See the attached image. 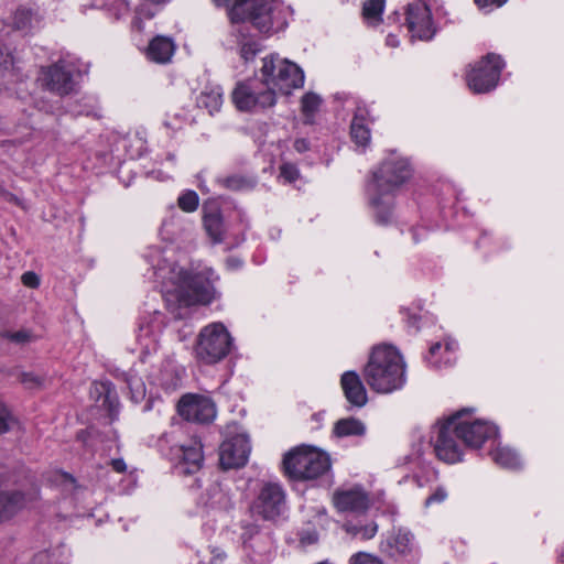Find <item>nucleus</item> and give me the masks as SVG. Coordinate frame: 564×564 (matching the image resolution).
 <instances>
[{
	"mask_svg": "<svg viewBox=\"0 0 564 564\" xmlns=\"http://www.w3.org/2000/svg\"><path fill=\"white\" fill-rule=\"evenodd\" d=\"M412 176L409 161L395 153L386 158L371 173L367 184L369 205L376 221L389 224L393 218L395 192Z\"/></svg>",
	"mask_w": 564,
	"mask_h": 564,
	"instance_id": "f257e3e1",
	"label": "nucleus"
},
{
	"mask_svg": "<svg viewBox=\"0 0 564 564\" xmlns=\"http://www.w3.org/2000/svg\"><path fill=\"white\" fill-rule=\"evenodd\" d=\"M169 278L163 281L162 294L167 308L175 317H182L177 308L189 307L196 304H208L215 296L213 285V270L188 274L183 268L173 267L170 269Z\"/></svg>",
	"mask_w": 564,
	"mask_h": 564,
	"instance_id": "f03ea898",
	"label": "nucleus"
},
{
	"mask_svg": "<svg viewBox=\"0 0 564 564\" xmlns=\"http://www.w3.org/2000/svg\"><path fill=\"white\" fill-rule=\"evenodd\" d=\"M364 378L373 391L392 393L405 383V362L394 347L377 346L365 366Z\"/></svg>",
	"mask_w": 564,
	"mask_h": 564,
	"instance_id": "7ed1b4c3",
	"label": "nucleus"
},
{
	"mask_svg": "<svg viewBox=\"0 0 564 564\" xmlns=\"http://www.w3.org/2000/svg\"><path fill=\"white\" fill-rule=\"evenodd\" d=\"M228 14L232 23L250 21L261 33L278 32L286 25L280 0H236Z\"/></svg>",
	"mask_w": 564,
	"mask_h": 564,
	"instance_id": "20e7f679",
	"label": "nucleus"
},
{
	"mask_svg": "<svg viewBox=\"0 0 564 564\" xmlns=\"http://www.w3.org/2000/svg\"><path fill=\"white\" fill-rule=\"evenodd\" d=\"M260 79L276 98V94L290 95L301 88L304 85V73L295 63L271 54L262 58Z\"/></svg>",
	"mask_w": 564,
	"mask_h": 564,
	"instance_id": "39448f33",
	"label": "nucleus"
},
{
	"mask_svg": "<svg viewBox=\"0 0 564 564\" xmlns=\"http://www.w3.org/2000/svg\"><path fill=\"white\" fill-rule=\"evenodd\" d=\"M285 474L295 480L316 479L330 468L329 456L313 446L300 445L284 455Z\"/></svg>",
	"mask_w": 564,
	"mask_h": 564,
	"instance_id": "423d86ee",
	"label": "nucleus"
},
{
	"mask_svg": "<svg viewBox=\"0 0 564 564\" xmlns=\"http://www.w3.org/2000/svg\"><path fill=\"white\" fill-rule=\"evenodd\" d=\"M232 337L224 324L216 322L203 327L194 348L196 358L213 365L223 360L231 350Z\"/></svg>",
	"mask_w": 564,
	"mask_h": 564,
	"instance_id": "0eeeda50",
	"label": "nucleus"
},
{
	"mask_svg": "<svg viewBox=\"0 0 564 564\" xmlns=\"http://www.w3.org/2000/svg\"><path fill=\"white\" fill-rule=\"evenodd\" d=\"M431 444L436 456L448 464H455L462 460L464 455V444L457 437L456 427H454L452 415L440 420L431 431Z\"/></svg>",
	"mask_w": 564,
	"mask_h": 564,
	"instance_id": "6e6552de",
	"label": "nucleus"
},
{
	"mask_svg": "<svg viewBox=\"0 0 564 564\" xmlns=\"http://www.w3.org/2000/svg\"><path fill=\"white\" fill-rule=\"evenodd\" d=\"M471 409H463L452 414L457 437L469 447L479 448L482 444L498 434L497 427L490 422L471 420Z\"/></svg>",
	"mask_w": 564,
	"mask_h": 564,
	"instance_id": "1a4fd4ad",
	"label": "nucleus"
},
{
	"mask_svg": "<svg viewBox=\"0 0 564 564\" xmlns=\"http://www.w3.org/2000/svg\"><path fill=\"white\" fill-rule=\"evenodd\" d=\"M231 98L240 111H258L276 104L272 90H267L260 78H251L237 84Z\"/></svg>",
	"mask_w": 564,
	"mask_h": 564,
	"instance_id": "9d476101",
	"label": "nucleus"
},
{
	"mask_svg": "<svg viewBox=\"0 0 564 564\" xmlns=\"http://www.w3.org/2000/svg\"><path fill=\"white\" fill-rule=\"evenodd\" d=\"M503 66L499 55L487 54L467 72L466 82L469 89L476 94H486L496 88Z\"/></svg>",
	"mask_w": 564,
	"mask_h": 564,
	"instance_id": "9b49d317",
	"label": "nucleus"
},
{
	"mask_svg": "<svg viewBox=\"0 0 564 564\" xmlns=\"http://www.w3.org/2000/svg\"><path fill=\"white\" fill-rule=\"evenodd\" d=\"M284 491L279 484L265 482L250 506L253 517L273 520L279 517L284 507Z\"/></svg>",
	"mask_w": 564,
	"mask_h": 564,
	"instance_id": "f8f14e48",
	"label": "nucleus"
},
{
	"mask_svg": "<svg viewBox=\"0 0 564 564\" xmlns=\"http://www.w3.org/2000/svg\"><path fill=\"white\" fill-rule=\"evenodd\" d=\"M163 327L164 318L159 311H153L140 322L135 339L142 359L158 351Z\"/></svg>",
	"mask_w": 564,
	"mask_h": 564,
	"instance_id": "ddd939ff",
	"label": "nucleus"
},
{
	"mask_svg": "<svg viewBox=\"0 0 564 564\" xmlns=\"http://www.w3.org/2000/svg\"><path fill=\"white\" fill-rule=\"evenodd\" d=\"M241 529V541L251 560L258 564L268 562L273 549L271 535L261 532L260 528L253 523L243 522Z\"/></svg>",
	"mask_w": 564,
	"mask_h": 564,
	"instance_id": "4468645a",
	"label": "nucleus"
},
{
	"mask_svg": "<svg viewBox=\"0 0 564 564\" xmlns=\"http://www.w3.org/2000/svg\"><path fill=\"white\" fill-rule=\"evenodd\" d=\"M335 509L340 513H364L370 507V497L360 485L341 486L333 492Z\"/></svg>",
	"mask_w": 564,
	"mask_h": 564,
	"instance_id": "2eb2a0df",
	"label": "nucleus"
},
{
	"mask_svg": "<svg viewBox=\"0 0 564 564\" xmlns=\"http://www.w3.org/2000/svg\"><path fill=\"white\" fill-rule=\"evenodd\" d=\"M406 23L412 39L430 41L436 33L429 6L422 1H415L408 6Z\"/></svg>",
	"mask_w": 564,
	"mask_h": 564,
	"instance_id": "dca6fc26",
	"label": "nucleus"
},
{
	"mask_svg": "<svg viewBox=\"0 0 564 564\" xmlns=\"http://www.w3.org/2000/svg\"><path fill=\"white\" fill-rule=\"evenodd\" d=\"M178 414L187 421L209 423L216 417V405L208 397L186 394L177 404Z\"/></svg>",
	"mask_w": 564,
	"mask_h": 564,
	"instance_id": "f3484780",
	"label": "nucleus"
},
{
	"mask_svg": "<svg viewBox=\"0 0 564 564\" xmlns=\"http://www.w3.org/2000/svg\"><path fill=\"white\" fill-rule=\"evenodd\" d=\"M250 454L249 438L245 434H237L225 440L219 448V462L223 468H239L243 466Z\"/></svg>",
	"mask_w": 564,
	"mask_h": 564,
	"instance_id": "a211bd4d",
	"label": "nucleus"
},
{
	"mask_svg": "<svg viewBox=\"0 0 564 564\" xmlns=\"http://www.w3.org/2000/svg\"><path fill=\"white\" fill-rule=\"evenodd\" d=\"M173 454L178 459L176 469L180 474H194L203 465V446L197 438H191L186 443L173 447Z\"/></svg>",
	"mask_w": 564,
	"mask_h": 564,
	"instance_id": "6ab92c4d",
	"label": "nucleus"
},
{
	"mask_svg": "<svg viewBox=\"0 0 564 564\" xmlns=\"http://www.w3.org/2000/svg\"><path fill=\"white\" fill-rule=\"evenodd\" d=\"M41 80L51 91L67 95L73 90L72 67L64 61L43 68Z\"/></svg>",
	"mask_w": 564,
	"mask_h": 564,
	"instance_id": "aec40b11",
	"label": "nucleus"
},
{
	"mask_svg": "<svg viewBox=\"0 0 564 564\" xmlns=\"http://www.w3.org/2000/svg\"><path fill=\"white\" fill-rule=\"evenodd\" d=\"M36 498L35 492L23 494L18 490H0V524L10 521Z\"/></svg>",
	"mask_w": 564,
	"mask_h": 564,
	"instance_id": "412c9836",
	"label": "nucleus"
},
{
	"mask_svg": "<svg viewBox=\"0 0 564 564\" xmlns=\"http://www.w3.org/2000/svg\"><path fill=\"white\" fill-rule=\"evenodd\" d=\"M340 386L350 405L362 408L367 404V390L356 371H345L340 378Z\"/></svg>",
	"mask_w": 564,
	"mask_h": 564,
	"instance_id": "4be33fe9",
	"label": "nucleus"
},
{
	"mask_svg": "<svg viewBox=\"0 0 564 564\" xmlns=\"http://www.w3.org/2000/svg\"><path fill=\"white\" fill-rule=\"evenodd\" d=\"M456 349L457 343L453 339H446L444 344L435 343L431 346L426 360L434 368L448 367L455 362Z\"/></svg>",
	"mask_w": 564,
	"mask_h": 564,
	"instance_id": "5701e85b",
	"label": "nucleus"
},
{
	"mask_svg": "<svg viewBox=\"0 0 564 564\" xmlns=\"http://www.w3.org/2000/svg\"><path fill=\"white\" fill-rule=\"evenodd\" d=\"M174 52V41L169 36L158 35L149 43L147 57L158 64H165L171 61Z\"/></svg>",
	"mask_w": 564,
	"mask_h": 564,
	"instance_id": "b1692460",
	"label": "nucleus"
},
{
	"mask_svg": "<svg viewBox=\"0 0 564 564\" xmlns=\"http://www.w3.org/2000/svg\"><path fill=\"white\" fill-rule=\"evenodd\" d=\"M368 110L364 107H358L352 118L350 126V134L355 143L359 147L366 148L370 142V130L366 124Z\"/></svg>",
	"mask_w": 564,
	"mask_h": 564,
	"instance_id": "393cba45",
	"label": "nucleus"
},
{
	"mask_svg": "<svg viewBox=\"0 0 564 564\" xmlns=\"http://www.w3.org/2000/svg\"><path fill=\"white\" fill-rule=\"evenodd\" d=\"M492 460L503 468L516 469L521 466L519 455L508 446H497L490 452Z\"/></svg>",
	"mask_w": 564,
	"mask_h": 564,
	"instance_id": "a878e982",
	"label": "nucleus"
},
{
	"mask_svg": "<svg viewBox=\"0 0 564 564\" xmlns=\"http://www.w3.org/2000/svg\"><path fill=\"white\" fill-rule=\"evenodd\" d=\"M337 437L361 436L366 432L365 424L354 417L338 420L333 430Z\"/></svg>",
	"mask_w": 564,
	"mask_h": 564,
	"instance_id": "bb28decb",
	"label": "nucleus"
},
{
	"mask_svg": "<svg viewBox=\"0 0 564 564\" xmlns=\"http://www.w3.org/2000/svg\"><path fill=\"white\" fill-rule=\"evenodd\" d=\"M199 106L208 110L209 113L218 111L223 105V89L220 86L206 87L198 98Z\"/></svg>",
	"mask_w": 564,
	"mask_h": 564,
	"instance_id": "cd10ccee",
	"label": "nucleus"
},
{
	"mask_svg": "<svg viewBox=\"0 0 564 564\" xmlns=\"http://www.w3.org/2000/svg\"><path fill=\"white\" fill-rule=\"evenodd\" d=\"M12 25L19 31L28 32L40 25V19L32 10L21 8L12 17Z\"/></svg>",
	"mask_w": 564,
	"mask_h": 564,
	"instance_id": "c85d7f7f",
	"label": "nucleus"
},
{
	"mask_svg": "<svg viewBox=\"0 0 564 564\" xmlns=\"http://www.w3.org/2000/svg\"><path fill=\"white\" fill-rule=\"evenodd\" d=\"M204 227L214 242H220L223 240L224 225L218 210L205 214Z\"/></svg>",
	"mask_w": 564,
	"mask_h": 564,
	"instance_id": "c756f323",
	"label": "nucleus"
},
{
	"mask_svg": "<svg viewBox=\"0 0 564 564\" xmlns=\"http://www.w3.org/2000/svg\"><path fill=\"white\" fill-rule=\"evenodd\" d=\"M386 0H367L362 7L364 20L369 25H377L382 21Z\"/></svg>",
	"mask_w": 564,
	"mask_h": 564,
	"instance_id": "7c9ffc66",
	"label": "nucleus"
},
{
	"mask_svg": "<svg viewBox=\"0 0 564 564\" xmlns=\"http://www.w3.org/2000/svg\"><path fill=\"white\" fill-rule=\"evenodd\" d=\"M124 381L129 388L131 400L137 403L142 401L145 397V383L142 378L130 371L124 375Z\"/></svg>",
	"mask_w": 564,
	"mask_h": 564,
	"instance_id": "2f4dec72",
	"label": "nucleus"
},
{
	"mask_svg": "<svg viewBox=\"0 0 564 564\" xmlns=\"http://www.w3.org/2000/svg\"><path fill=\"white\" fill-rule=\"evenodd\" d=\"M302 104V112L307 118V121L311 122V119L318 111L319 106L322 104V98L314 93H306L301 100Z\"/></svg>",
	"mask_w": 564,
	"mask_h": 564,
	"instance_id": "473e14b6",
	"label": "nucleus"
},
{
	"mask_svg": "<svg viewBox=\"0 0 564 564\" xmlns=\"http://www.w3.org/2000/svg\"><path fill=\"white\" fill-rule=\"evenodd\" d=\"M93 392H96L99 395L104 394L102 405H105V406L107 405L109 412L112 413L115 410H117V405H118L117 398L112 393L113 391L110 388V384H108V383H95L94 387H93Z\"/></svg>",
	"mask_w": 564,
	"mask_h": 564,
	"instance_id": "72a5a7b5",
	"label": "nucleus"
},
{
	"mask_svg": "<svg viewBox=\"0 0 564 564\" xmlns=\"http://www.w3.org/2000/svg\"><path fill=\"white\" fill-rule=\"evenodd\" d=\"M178 207L185 213H193L197 209L199 197L194 191L184 192L177 199Z\"/></svg>",
	"mask_w": 564,
	"mask_h": 564,
	"instance_id": "f704fd0d",
	"label": "nucleus"
},
{
	"mask_svg": "<svg viewBox=\"0 0 564 564\" xmlns=\"http://www.w3.org/2000/svg\"><path fill=\"white\" fill-rule=\"evenodd\" d=\"M156 12L149 8L145 3L140 4L137 10L134 18L132 20V28L138 31H143V19L151 20L154 18Z\"/></svg>",
	"mask_w": 564,
	"mask_h": 564,
	"instance_id": "c9c22d12",
	"label": "nucleus"
},
{
	"mask_svg": "<svg viewBox=\"0 0 564 564\" xmlns=\"http://www.w3.org/2000/svg\"><path fill=\"white\" fill-rule=\"evenodd\" d=\"M413 536L409 532H399L393 538L397 552L404 554L411 550Z\"/></svg>",
	"mask_w": 564,
	"mask_h": 564,
	"instance_id": "e433bc0d",
	"label": "nucleus"
},
{
	"mask_svg": "<svg viewBox=\"0 0 564 564\" xmlns=\"http://www.w3.org/2000/svg\"><path fill=\"white\" fill-rule=\"evenodd\" d=\"M13 423L14 417L10 409L3 402H0V435L9 432Z\"/></svg>",
	"mask_w": 564,
	"mask_h": 564,
	"instance_id": "4c0bfd02",
	"label": "nucleus"
},
{
	"mask_svg": "<svg viewBox=\"0 0 564 564\" xmlns=\"http://www.w3.org/2000/svg\"><path fill=\"white\" fill-rule=\"evenodd\" d=\"M2 337L9 339L10 341L23 345L32 340L33 336L29 330L21 329L18 332H4Z\"/></svg>",
	"mask_w": 564,
	"mask_h": 564,
	"instance_id": "58836bf2",
	"label": "nucleus"
},
{
	"mask_svg": "<svg viewBox=\"0 0 564 564\" xmlns=\"http://www.w3.org/2000/svg\"><path fill=\"white\" fill-rule=\"evenodd\" d=\"M300 177L299 169L291 164L284 163L280 166V178H282L285 183H293Z\"/></svg>",
	"mask_w": 564,
	"mask_h": 564,
	"instance_id": "ea45409f",
	"label": "nucleus"
},
{
	"mask_svg": "<svg viewBox=\"0 0 564 564\" xmlns=\"http://www.w3.org/2000/svg\"><path fill=\"white\" fill-rule=\"evenodd\" d=\"M350 564H384L378 556L366 552H358L350 557Z\"/></svg>",
	"mask_w": 564,
	"mask_h": 564,
	"instance_id": "a19ab883",
	"label": "nucleus"
},
{
	"mask_svg": "<svg viewBox=\"0 0 564 564\" xmlns=\"http://www.w3.org/2000/svg\"><path fill=\"white\" fill-rule=\"evenodd\" d=\"M447 490L444 487H437L433 494H431L424 502V507L429 508L435 503H442L447 499Z\"/></svg>",
	"mask_w": 564,
	"mask_h": 564,
	"instance_id": "79ce46f5",
	"label": "nucleus"
},
{
	"mask_svg": "<svg viewBox=\"0 0 564 564\" xmlns=\"http://www.w3.org/2000/svg\"><path fill=\"white\" fill-rule=\"evenodd\" d=\"M225 185L234 191H241L250 186V182L240 176H231L225 180Z\"/></svg>",
	"mask_w": 564,
	"mask_h": 564,
	"instance_id": "37998d69",
	"label": "nucleus"
},
{
	"mask_svg": "<svg viewBox=\"0 0 564 564\" xmlns=\"http://www.w3.org/2000/svg\"><path fill=\"white\" fill-rule=\"evenodd\" d=\"M130 0H117L113 4V10L117 19H122L130 12Z\"/></svg>",
	"mask_w": 564,
	"mask_h": 564,
	"instance_id": "c03bdc74",
	"label": "nucleus"
},
{
	"mask_svg": "<svg viewBox=\"0 0 564 564\" xmlns=\"http://www.w3.org/2000/svg\"><path fill=\"white\" fill-rule=\"evenodd\" d=\"M22 283L31 289H36L40 285V278L33 271H26L21 276Z\"/></svg>",
	"mask_w": 564,
	"mask_h": 564,
	"instance_id": "a18cd8bd",
	"label": "nucleus"
},
{
	"mask_svg": "<svg viewBox=\"0 0 564 564\" xmlns=\"http://www.w3.org/2000/svg\"><path fill=\"white\" fill-rule=\"evenodd\" d=\"M378 531V525L375 522H370L365 525H360V535L359 538L362 540H370L372 539Z\"/></svg>",
	"mask_w": 564,
	"mask_h": 564,
	"instance_id": "49530a36",
	"label": "nucleus"
},
{
	"mask_svg": "<svg viewBox=\"0 0 564 564\" xmlns=\"http://www.w3.org/2000/svg\"><path fill=\"white\" fill-rule=\"evenodd\" d=\"M13 66V58L8 51L0 45V69H10Z\"/></svg>",
	"mask_w": 564,
	"mask_h": 564,
	"instance_id": "de8ad7c7",
	"label": "nucleus"
},
{
	"mask_svg": "<svg viewBox=\"0 0 564 564\" xmlns=\"http://www.w3.org/2000/svg\"><path fill=\"white\" fill-rule=\"evenodd\" d=\"M507 0H475V3L479 9H491L494 7H501Z\"/></svg>",
	"mask_w": 564,
	"mask_h": 564,
	"instance_id": "09e8293b",
	"label": "nucleus"
},
{
	"mask_svg": "<svg viewBox=\"0 0 564 564\" xmlns=\"http://www.w3.org/2000/svg\"><path fill=\"white\" fill-rule=\"evenodd\" d=\"M210 554H212L210 564L221 563L226 557L225 552L218 547L210 549Z\"/></svg>",
	"mask_w": 564,
	"mask_h": 564,
	"instance_id": "8fccbe9b",
	"label": "nucleus"
},
{
	"mask_svg": "<svg viewBox=\"0 0 564 564\" xmlns=\"http://www.w3.org/2000/svg\"><path fill=\"white\" fill-rule=\"evenodd\" d=\"M294 149L299 152V153H304L306 151H308L310 149V143L306 139H296L294 141Z\"/></svg>",
	"mask_w": 564,
	"mask_h": 564,
	"instance_id": "3c124183",
	"label": "nucleus"
},
{
	"mask_svg": "<svg viewBox=\"0 0 564 564\" xmlns=\"http://www.w3.org/2000/svg\"><path fill=\"white\" fill-rule=\"evenodd\" d=\"M257 50L251 44H245L241 47V55L245 59H249L256 55Z\"/></svg>",
	"mask_w": 564,
	"mask_h": 564,
	"instance_id": "603ef678",
	"label": "nucleus"
},
{
	"mask_svg": "<svg viewBox=\"0 0 564 564\" xmlns=\"http://www.w3.org/2000/svg\"><path fill=\"white\" fill-rule=\"evenodd\" d=\"M111 466H112L113 470H116L118 473H124L127 470V465H126L124 460L121 458L112 459Z\"/></svg>",
	"mask_w": 564,
	"mask_h": 564,
	"instance_id": "864d4df0",
	"label": "nucleus"
},
{
	"mask_svg": "<svg viewBox=\"0 0 564 564\" xmlns=\"http://www.w3.org/2000/svg\"><path fill=\"white\" fill-rule=\"evenodd\" d=\"M345 531L354 538H359L360 535V527L354 524H345Z\"/></svg>",
	"mask_w": 564,
	"mask_h": 564,
	"instance_id": "5fc2aeb1",
	"label": "nucleus"
},
{
	"mask_svg": "<svg viewBox=\"0 0 564 564\" xmlns=\"http://www.w3.org/2000/svg\"><path fill=\"white\" fill-rule=\"evenodd\" d=\"M22 381L24 383H34V384L41 383V380L39 378H36L33 373H30V372L22 375Z\"/></svg>",
	"mask_w": 564,
	"mask_h": 564,
	"instance_id": "6e6d98bb",
	"label": "nucleus"
},
{
	"mask_svg": "<svg viewBox=\"0 0 564 564\" xmlns=\"http://www.w3.org/2000/svg\"><path fill=\"white\" fill-rule=\"evenodd\" d=\"M387 44L389 46L397 47L399 46V40L395 35L390 34L387 36Z\"/></svg>",
	"mask_w": 564,
	"mask_h": 564,
	"instance_id": "4d7b16f0",
	"label": "nucleus"
},
{
	"mask_svg": "<svg viewBox=\"0 0 564 564\" xmlns=\"http://www.w3.org/2000/svg\"><path fill=\"white\" fill-rule=\"evenodd\" d=\"M227 265L231 269H237L241 265V261L236 258H230L227 260Z\"/></svg>",
	"mask_w": 564,
	"mask_h": 564,
	"instance_id": "13d9d810",
	"label": "nucleus"
},
{
	"mask_svg": "<svg viewBox=\"0 0 564 564\" xmlns=\"http://www.w3.org/2000/svg\"><path fill=\"white\" fill-rule=\"evenodd\" d=\"M213 1L216 6L220 7V6L227 4L229 0H213Z\"/></svg>",
	"mask_w": 564,
	"mask_h": 564,
	"instance_id": "bf43d9fd",
	"label": "nucleus"
},
{
	"mask_svg": "<svg viewBox=\"0 0 564 564\" xmlns=\"http://www.w3.org/2000/svg\"><path fill=\"white\" fill-rule=\"evenodd\" d=\"M159 276H163V278H165V276H164V270H163V269H160Z\"/></svg>",
	"mask_w": 564,
	"mask_h": 564,
	"instance_id": "052dcab7",
	"label": "nucleus"
}]
</instances>
